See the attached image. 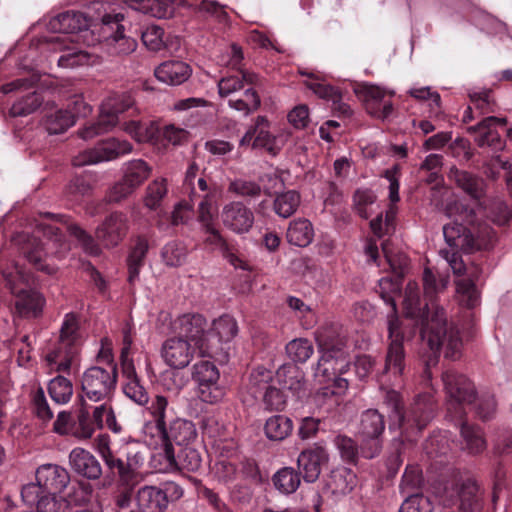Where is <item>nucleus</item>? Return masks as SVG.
I'll return each mask as SVG.
<instances>
[{"label": "nucleus", "mask_w": 512, "mask_h": 512, "mask_svg": "<svg viewBox=\"0 0 512 512\" xmlns=\"http://www.w3.org/2000/svg\"><path fill=\"white\" fill-rule=\"evenodd\" d=\"M449 217L455 220L443 226L445 241L453 251H441L453 273L463 276L467 267L459 251L470 254L488 250L495 239V231L485 222L477 221L476 212L461 202L449 204L446 209Z\"/></svg>", "instance_id": "obj_1"}, {"label": "nucleus", "mask_w": 512, "mask_h": 512, "mask_svg": "<svg viewBox=\"0 0 512 512\" xmlns=\"http://www.w3.org/2000/svg\"><path fill=\"white\" fill-rule=\"evenodd\" d=\"M384 403L389 409V429L399 430L407 441H416L435 416V403L429 394H421L405 407L399 392L389 390Z\"/></svg>", "instance_id": "obj_2"}, {"label": "nucleus", "mask_w": 512, "mask_h": 512, "mask_svg": "<svg viewBox=\"0 0 512 512\" xmlns=\"http://www.w3.org/2000/svg\"><path fill=\"white\" fill-rule=\"evenodd\" d=\"M421 339L427 342L431 353L424 361L425 367L423 376L430 380L432 378V368L436 367L439 361V351L445 347V358L453 361L461 356L462 340L459 331L447 324L446 314L443 308L437 307L431 315V320L427 321L420 330Z\"/></svg>", "instance_id": "obj_3"}, {"label": "nucleus", "mask_w": 512, "mask_h": 512, "mask_svg": "<svg viewBox=\"0 0 512 512\" xmlns=\"http://www.w3.org/2000/svg\"><path fill=\"white\" fill-rule=\"evenodd\" d=\"M317 341L322 354L317 362L316 376L333 380L339 389H347L348 381L339 377L350 366L345 340L339 336L333 337L329 331L324 330L319 333Z\"/></svg>", "instance_id": "obj_4"}, {"label": "nucleus", "mask_w": 512, "mask_h": 512, "mask_svg": "<svg viewBox=\"0 0 512 512\" xmlns=\"http://www.w3.org/2000/svg\"><path fill=\"white\" fill-rule=\"evenodd\" d=\"M380 296L391 306V311L387 315L389 344L383 374L391 373L395 377H401L405 369L404 329L397 313L395 299L387 292H381Z\"/></svg>", "instance_id": "obj_5"}, {"label": "nucleus", "mask_w": 512, "mask_h": 512, "mask_svg": "<svg viewBox=\"0 0 512 512\" xmlns=\"http://www.w3.org/2000/svg\"><path fill=\"white\" fill-rule=\"evenodd\" d=\"M135 111L134 100L129 94L111 95L102 103L97 121L79 130L78 134L84 140L92 139L113 129L120 123V115L129 113L132 116Z\"/></svg>", "instance_id": "obj_6"}, {"label": "nucleus", "mask_w": 512, "mask_h": 512, "mask_svg": "<svg viewBox=\"0 0 512 512\" xmlns=\"http://www.w3.org/2000/svg\"><path fill=\"white\" fill-rule=\"evenodd\" d=\"M117 377V367L112 359L109 360L108 368L91 366L86 369L80 380L82 401H109L116 389Z\"/></svg>", "instance_id": "obj_7"}, {"label": "nucleus", "mask_w": 512, "mask_h": 512, "mask_svg": "<svg viewBox=\"0 0 512 512\" xmlns=\"http://www.w3.org/2000/svg\"><path fill=\"white\" fill-rule=\"evenodd\" d=\"M442 381L449 397L448 412L462 420L465 416L464 404H472L477 398L475 385L464 374L453 369L442 373Z\"/></svg>", "instance_id": "obj_8"}, {"label": "nucleus", "mask_w": 512, "mask_h": 512, "mask_svg": "<svg viewBox=\"0 0 512 512\" xmlns=\"http://www.w3.org/2000/svg\"><path fill=\"white\" fill-rule=\"evenodd\" d=\"M385 430L384 416L376 409L361 414L358 434L361 437V453L367 459L378 456L382 450V434Z\"/></svg>", "instance_id": "obj_9"}, {"label": "nucleus", "mask_w": 512, "mask_h": 512, "mask_svg": "<svg viewBox=\"0 0 512 512\" xmlns=\"http://www.w3.org/2000/svg\"><path fill=\"white\" fill-rule=\"evenodd\" d=\"M446 506L457 507L460 512H481L483 509V491L474 478H466L456 483L446 492Z\"/></svg>", "instance_id": "obj_10"}, {"label": "nucleus", "mask_w": 512, "mask_h": 512, "mask_svg": "<svg viewBox=\"0 0 512 512\" xmlns=\"http://www.w3.org/2000/svg\"><path fill=\"white\" fill-rule=\"evenodd\" d=\"M219 378L218 368L208 360L193 366L192 379L198 385V396L203 402L216 404L224 398L225 389L219 385Z\"/></svg>", "instance_id": "obj_11"}, {"label": "nucleus", "mask_w": 512, "mask_h": 512, "mask_svg": "<svg viewBox=\"0 0 512 512\" xmlns=\"http://www.w3.org/2000/svg\"><path fill=\"white\" fill-rule=\"evenodd\" d=\"M207 320L199 313H186L177 317L171 323L172 331L185 340L194 342L202 355H211L206 343Z\"/></svg>", "instance_id": "obj_12"}, {"label": "nucleus", "mask_w": 512, "mask_h": 512, "mask_svg": "<svg viewBox=\"0 0 512 512\" xmlns=\"http://www.w3.org/2000/svg\"><path fill=\"white\" fill-rule=\"evenodd\" d=\"M132 144L126 140L109 138L98 143L94 148L87 149L74 156L72 164L75 167L96 164L114 160L132 151Z\"/></svg>", "instance_id": "obj_13"}, {"label": "nucleus", "mask_w": 512, "mask_h": 512, "mask_svg": "<svg viewBox=\"0 0 512 512\" xmlns=\"http://www.w3.org/2000/svg\"><path fill=\"white\" fill-rule=\"evenodd\" d=\"M102 460L109 474L117 476L119 481L127 483L132 479L142 457L138 451L126 445L120 453L113 451Z\"/></svg>", "instance_id": "obj_14"}, {"label": "nucleus", "mask_w": 512, "mask_h": 512, "mask_svg": "<svg viewBox=\"0 0 512 512\" xmlns=\"http://www.w3.org/2000/svg\"><path fill=\"white\" fill-rule=\"evenodd\" d=\"M160 455L166 460V468L169 471L197 472L202 467V455L194 443L179 447L178 451L174 444H166L164 453Z\"/></svg>", "instance_id": "obj_15"}, {"label": "nucleus", "mask_w": 512, "mask_h": 512, "mask_svg": "<svg viewBox=\"0 0 512 512\" xmlns=\"http://www.w3.org/2000/svg\"><path fill=\"white\" fill-rule=\"evenodd\" d=\"M123 15L105 14L102 17V23L106 29H114L115 31L107 38L108 52L113 56H125L134 52L137 48V41L124 33V26L120 24Z\"/></svg>", "instance_id": "obj_16"}, {"label": "nucleus", "mask_w": 512, "mask_h": 512, "mask_svg": "<svg viewBox=\"0 0 512 512\" xmlns=\"http://www.w3.org/2000/svg\"><path fill=\"white\" fill-rule=\"evenodd\" d=\"M128 218L122 212H112L96 228L95 237L105 248L118 246L128 232Z\"/></svg>", "instance_id": "obj_17"}, {"label": "nucleus", "mask_w": 512, "mask_h": 512, "mask_svg": "<svg viewBox=\"0 0 512 512\" xmlns=\"http://www.w3.org/2000/svg\"><path fill=\"white\" fill-rule=\"evenodd\" d=\"M220 216L223 225L238 234L247 233L254 223V213L241 201L224 205Z\"/></svg>", "instance_id": "obj_18"}, {"label": "nucleus", "mask_w": 512, "mask_h": 512, "mask_svg": "<svg viewBox=\"0 0 512 512\" xmlns=\"http://www.w3.org/2000/svg\"><path fill=\"white\" fill-rule=\"evenodd\" d=\"M165 432H158L161 440V453H164L166 444H173L179 448L184 445L193 444L197 439V431L195 425L186 419L176 418L170 422L169 426L165 425Z\"/></svg>", "instance_id": "obj_19"}, {"label": "nucleus", "mask_w": 512, "mask_h": 512, "mask_svg": "<svg viewBox=\"0 0 512 512\" xmlns=\"http://www.w3.org/2000/svg\"><path fill=\"white\" fill-rule=\"evenodd\" d=\"M69 465L72 471L87 480H99L103 474L100 461L90 451L76 447L69 453Z\"/></svg>", "instance_id": "obj_20"}, {"label": "nucleus", "mask_w": 512, "mask_h": 512, "mask_svg": "<svg viewBox=\"0 0 512 512\" xmlns=\"http://www.w3.org/2000/svg\"><path fill=\"white\" fill-rule=\"evenodd\" d=\"M328 461L324 447L315 445L302 451L297 459L298 473L306 482H315L321 473V466Z\"/></svg>", "instance_id": "obj_21"}, {"label": "nucleus", "mask_w": 512, "mask_h": 512, "mask_svg": "<svg viewBox=\"0 0 512 512\" xmlns=\"http://www.w3.org/2000/svg\"><path fill=\"white\" fill-rule=\"evenodd\" d=\"M448 179L473 200L480 201L486 196V180L473 172L452 166L448 172Z\"/></svg>", "instance_id": "obj_22"}, {"label": "nucleus", "mask_w": 512, "mask_h": 512, "mask_svg": "<svg viewBox=\"0 0 512 512\" xmlns=\"http://www.w3.org/2000/svg\"><path fill=\"white\" fill-rule=\"evenodd\" d=\"M161 355L171 368L183 369L191 362L193 349L187 340L181 337H172L163 343Z\"/></svg>", "instance_id": "obj_23"}, {"label": "nucleus", "mask_w": 512, "mask_h": 512, "mask_svg": "<svg viewBox=\"0 0 512 512\" xmlns=\"http://www.w3.org/2000/svg\"><path fill=\"white\" fill-rule=\"evenodd\" d=\"M36 481L47 493H61L70 482V474L57 464H43L36 470Z\"/></svg>", "instance_id": "obj_24"}, {"label": "nucleus", "mask_w": 512, "mask_h": 512, "mask_svg": "<svg viewBox=\"0 0 512 512\" xmlns=\"http://www.w3.org/2000/svg\"><path fill=\"white\" fill-rule=\"evenodd\" d=\"M18 243L21 244V254L35 269L48 275L56 272L53 266L46 264L44 261L47 253L40 239L28 234H20L18 236Z\"/></svg>", "instance_id": "obj_25"}, {"label": "nucleus", "mask_w": 512, "mask_h": 512, "mask_svg": "<svg viewBox=\"0 0 512 512\" xmlns=\"http://www.w3.org/2000/svg\"><path fill=\"white\" fill-rule=\"evenodd\" d=\"M192 74L191 67L183 61L169 60L161 63L154 71L155 77L168 85H180Z\"/></svg>", "instance_id": "obj_26"}, {"label": "nucleus", "mask_w": 512, "mask_h": 512, "mask_svg": "<svg viewBox=\"0 0 512 512\" xmlns=\"http://www.w3.org/2000/svg\"><path fill=\"white\" fill-rule=\"evenodd\" d=\"M89 26L87 17L76 11H66L53 17L48 27L55 33L74 34L87 29Z\"/></svg>", "instance_id": "obj_27"}, {"label": "nucleus", "mask_w": 512, "mask_h": 512, "mask_svg": "<svg viewBox=\"0 0 512 512\" xmlns=\"http://www.w3.org/2000/svg\"><path fill=\"white\" fill-rule=\"evenodd\" d=\"M16 296L15 308L21 317H38L45 303L43 296L35 290L13 291Z\"/></svg>", "instance_id": "obj_28"}, {"label": "nucleus", "mask_w": 512, "mask_h": 512, "mask_svg": "<svg viewBox=\"0 0 512 512\" xmlns=\"http://www.w3.org/2000/svg\"><path fill=\"white\" fill-rule=\"evenodd\" d=\"M468 278H462L455 281L456 291L460 296V303L471 309L474 308L479 301V293L475 285L478 280L481 269L477 265L467 268Z\"/></svg>", "instance_id": "obj_29"}, {"label": "nucleus", "mask_w": 512, "mask_h": 512, "mask_svg": "<svg viewBox=\"0 0 512 512\" xmlns=\"http://www.w3.org/2000/svg\"><path fill=\"white\" fill-rule=\"evenodd\" d=\"M404 313L407 318L415 320L414 329L420 326V330L427 321L431 320V317L420 307V297L417 284L409 282L405 288L404 300H403Z\"/></svg>", "instance_id": "obj_30"}, {"label": "nucleus", "mask_w": 512, "mask_h": 512, "mask_svg": "<svg viewBox=\"0 0 512 512\" xmlns=\"http://www.w3.org/2000/svg\"><path fill=\"white\" fill-rule=\"evenodd\" d=\"M355 484V473L344 466L331 470L325 480V488L333 495H346L353 490Z\"/></svg>", "instance_id": "obj_31"}, {"label": "nucleus", "mask_w": 512, "mask_h": 512, "mask_svg": "<svg viewBox=\"0 0 512 512\" xmlns=\"http://www.w3.org/2000/svg\"><path fill=\"white\" fill-rule=\"evenodd\" d=\"M148 250V240L143 236H138L126 260L128 269L127 281L131 286L139 280L140 269L144 266Z\"/></svg>", "instance_id": "obj_32"}, {"label": "nucleus", "mask_w": 512, "mask_h": 512, "mask_svg": "<svg viewBox=\"0 0 512 512\" xmlns=\"http://www.w3.org/2000/svg\"><path fill=\"white\" fill-rule=\"evenodd\" d=\"M164 499L162 490L157 486H143L136 494L137 505L142 512L164 511L168 507Z\"/></svg>", "instance_id": "obj_33"}, {"label": "nucleus", "mask_w": 512, "mask_h": 512, "mask_svg": "<svg viewBox=\"0 0 512 512\" xmlns=\"http://www.w3.org/2000/svg\"><path fill=\"white\" fill-rule=\"evenodd\" d=\"M123 374L127 379L123 391L127 397L135 403L144 406L149 402V396L145 388L140 384L132 362L123 364Z\"/></svg>", "instance_id": "obj_34"}, {"label": "nucleus", "mask_w": 512, "mask_h": 512, "mask_svg": "<svg viewBox=\"0 0 512 512\" xmlns=\"http://www.w3.org/2000/svg\"><path fill=\"white\" fill-rule=\"evenodd\" d=\"M286 238L292 245L307 247L314 238V229L311 222L304 218H299L290 222Z\"/></svg>", "instance_id": "obj_35"}, {"label": "nucleus", "mask_w": 512, "mask_h": 512, "mask_svg": "<svg viewBox=\"0 0 512 512\" xmlns=\"http://www.w3.org/2000/svg\"><path fill=\"white\" fill-rule=\"evenodd\" d=\"M293 431V421L286 415L277 414L269 417L264 425L266 437L272 441H282Z\"/></svg>", "instance_id": "obj_36"}, {"label": "nucleus", "mask_w": 512, "mask_h": 512, "mask_svg": "<svg viewBox=\"0 0 512 512\" xmlns=\"http://www.w3.org/2000/svg\"><path fill=\"white\" fill-rule=\"evenodd\" d=\"M460 433L464 443L463 449L468 453L479 454L486 448V441L480 427L462 421L460 423Z\"/></svg>", "instance_id": "obj_37"}, {"label": "nucleus", "mask_w": 512, "mask_h": 512, "mask_svg": "<svg viewBox=\"0 0 512 512\" xmlns=\"http://www.w3.org/2000/svg\"><path fill=\"white\" fill-rule=\"evenodd\" d=\"M422 486V471L417 465H408L399 485L401 495L404 498L410 497V495H423Z\"/></svg>", "instance_id": "obj_38"}, {"label": "nucleus", "mask_w": 512, "mask_h": 512, "mask_svg": "<svg viewBox=\"0 0 512 512\" xmlns=\"http://www.w3.org/2000/svg\"><path fill=\"white\" fill-rule=\"evenodd\" d=\"M78 349L76 346H57L46 355L49 365H56V371L69 373Z\"/></svg>", "instance_id": "obj_39"}, {"label": "nucleus", "mask_w": 512, "mask_h": 512, "mask_svg": "<svg viewBox=\"0 0 512 512\" xmlns=\"http://www.w3.org/2000/svg\"><path fill=\"white\" fill-rule=\"evenodd\" d=\"M485 212V216L498 226L506 225L512 215L506 202L500 198H491L480 204Z\"/></svg>", "instance_id": "obj_40"}, {"label": "nucleus", "mask_w": 512, "mask_h": 512, "mask_svg": "<svg viewBox=\"0 0 512 512\" xmlns=\"http://www.w3.org/2000/svg\"><path fill=\"white\" fill-rule=\"evenodd\" d=\"M43 125L49 134H62L74 125V115L69 110L59 109L47 114Z\"/></svg>", "instance_id": "obj_41"}, {"label": "nucleus", "mask_w": 512, "mask_h": 512, "mask_svg": "<svg viewBox=\"0 0 512 512\" xmlns=\"http://www.w3.org/2000/svg\"><path fill=\"white\" fill-rule=\"evenodd\" d=\"M151 171V167L144 160H131L125 164L123 178L137 189L149 178Z\"/></svg>", "instance_id": "obj_42"}, {"label": "nucleus", "mask_w": 512, "mask_h": 512, "mask_svg": "<svg viewBox=\"0 0 512 512\" xmlns=\"http://www.w3.org/2000/svg\"><path fill=\"white\" fill-rule=\"evenodd\" d=\"M58 220L67 223V231L73 237H75L80 243L83 250L91 255L98 256L101 253V249L99 245L96 243L95 239L88 234L84 229H82L78 224L67 222L65 215H58Z\"/></svg>", "instance_id": "obj_43"}, {"label": "nucleus", "mask_w": 512, "mask_h": 512, "mask_svg": "<svg viewBox=\"0 0 512 512\" xmlns=\"http://www.w3.org/2000/svg\"><path fill=\"white\" fill-rule=\"evenodd\" d=\"M300 202V194L295 190H289L276 196L273 209L278 216L289 218L297 211Z\"/></svg>", "instance_id": "obj_44"}, {"label": "nucleus", "mask_w": 512, "mask_h": 512, "mask_svg": "<svg viewBox=\"0 0 512 512\" xmlns=\"http://www.w3.org/2000/svg\"><path fill=\"white\" fill-rule=\"evenodd\" d=\"M301 482V476L292 467H284L273 476V483L276 489L284 494L294 493Z\"/></svg>", "instance_id": "obj_45"}, {"label": "nucleus", "mask_w": 512, "mask_h": 512, "mask_svg": "<svg viewBox=\"0 0 512 512\" xmlns=\"http://www.w3.org/2000/svg\"><path fill=\"white\" fill-rule=\"evenodd\" d=\"M123 129L138 142H149L157 139L158 127L153 122L131 120L124 122Z\"/></svg>", "instance_id": "obj_46"}, {"label": "nucleus", "mask_w": 512, "mask_h": 512, "mask_svg": "<svg viewBox=\"0 0 512 512\" xmlns=\"http://www.w3.org/2000/svg\"><path fill=\"white\" fill-rule=\"evenodd\" d=\"M278 381L291 391L298 392L303 389L304 375L295 365H283L277 372Z\"/></svg>", "instance_id": "obj_47"}, {"label": "nucleus", "mask_w": 512, "mask_h": 512, "mask_svg": "<svg viewBox=\"0 0 512 512\" xmlns=\"http://www.w3.org/2000/svg\"><path fill=\"white\" fill-rule=\"evenodd\" d=\"M44 99L40 92L34 91L23 96L10 108L12 117H23L35 112L43 103Z\"/></svg>", "instance_id": "obj_48"}, {"label": "nucleus", "mask_w": 512, "mask_h": 512, "mask_svg": "<svg viewBox=\"0 0 512 512\" xmlns=\"http://www.w3.org/2000/svg\"><path fill=\"white\" fill-rule=\"evenodd\" d=\"M300 74L315 80L306 81L305 86L320 98L330 100L333 104H336L340 99H342L341 92L337 88L330 84L319 82L318 77H316L313 73L301 71Z\"/></svg>", "instance_id": "obj_49"}, {"label": "nucleus", "mask_w": 512, "mask_h": 512, "mask_svg": "<svg viewBox=\"0 0 512 512\" xmlns=\"http://www.w3.org/2000/svg\"><path fill=\"white\" fill-rule=\"evenodd\" d=\"M287 356L294 363H305L313 354L314 347L306 338L291 340L285 347Z\"/></svg>", "instance_id": "obj_50"}, {"label": "nucleus", "mask_w": 512, "mask_h": 512, "mask_svg": "<svg viewBox=\"0 0 512 512\" xmlns=\"http://www.w3.org/2000/svg\"><path fill=\"white\" fill-rule=\"evenodd\" d=\"M48 392L56 403L65 404L73 395V385L66 377L58 375L49 382Z\"/></svg>", "instance_id": "obj_51"}, {"label": "nucleus", "mask_w": 512, "mask_h": 512, "mask_svg": "<svg viewBox=\"0 0 512 512\" xmlns=\"http://www.w3.org/2000/svg\"><path fill=\"white\" fill-rule=\"evenodd\" d=\"M79 318L75 313L65 315L60 329L59 343L57 346H76L79 337Z\"/></svg>", "instance_id": "obj_52"}, {"label": "nucleus", "mask_w": 512, "mask_h": 512, "mask_svg": "<svg viewBox=\"0 0 512 512\" xmlns=\"http://www.w3.org/2000/svg\"><path fill=\"white\" fill-rule=\"evenodd\" d=\"M228 192L245 199L258 198L262 193V187L255 181L244 178H236L230 181Z\"/></svg>", "instance_id": "obj_53"}, {"label": "nucleus", "mask_w": 512, "mask_h": 512, "mask_svg": "<svg viewBox=\"0 0 512 512\" xmlns=\"http://www.w3.org/2000/svg\"><path fill=\"white\" fill-rule=\"evenodd\" d=\"M271 380L272 371L263 366L254 368L249 375L248 382V388L253 397L257 398L258 394L264 392L267 387H270L269 383Z\"/></svg>", "instance_id": "obj_54"}, {"label": "nucleus", "mask_w": 512, "mask_h": 512, "mask_svg": "<svg viewBox=\"0 0 512 512\" xmlns=\"http://www.w3.org/2000/svg\"><path fill=\"white\" fill-rule=\"evenodd\" d=\"M187 250L185 246L176 241L167 243L161 251L163 262L169 267H179L186 259Z\"/></svg>", "instance_id": "obj_55"}, {"label": "nucleus", "mask_w": 512, "mask_h": 512, "mask_svg": "<svg viewBox=\"0 0 512 512\" xmlns=\"http://www.w3.org/2000/svg\"><path fill=\"white\" fill-rule=\"evenodd\" d=\"M212 331L220 341L229 342L237 335L238 325L233 317L223 315L213 322Z\"/></svg>", "instance_id": "obj_56"}, {"label": "nucleus", "mask_w": 512, "mask_h": 512, "mask_svg": "<svg viewBox=\"0 0 512 512\" xmlns=\"http://www.w3.org/2000/svg\"><path fill=\"white\" fill-rule=\"evenodd\" d=\"M94 431V422L90 419L89 411L84 408V402L82 401V408L78 412L77 421L73 424L72 433L79 439H89Z\"/></svg>", "instance_id": "obj_57"}, {"label": "nucleus", "mask_w": 512, "mask_h": 512, "mask_svg": "<svg viewBox=\"0 0 512 512\" xmlns=\"http://www.w3.org/2000/svg\"><path fill=\"white\" fill-rule=\"evenodd\" d=\"M31 404L33 414L43 423H47L53 418L54 413L41 387L33 393Z\"/></svg>", "instance_id": "obj_58"}, {"label": "nucleus", "mask_w": 512, "mask_h": 512, "mask_svg": "<svg viewBox=\"0 0 512 512\" xmlns=\"http://www.w3.org/2000/svg\"><path fill=\"white\" fill-rule=\"evenodd\" d=\"M334 444L345 462L356 464L359 451L357 444L352 438L345 435H338L334 438Z\"/></svg>", "instance_id": "obj_59"}, {"label": "nucleus", "mask_w": 512, "mask_h": 512, "mask_svg": "<svg viewBox=\"0 0 512 512\" xmlns=\"http://www.w3.org/2000/svg\"><path fill=\"white\" fill-rule=\"evenodd\" d=\"M262 403L267 411H282L286 406V396L277 387H267L262 395Z\"/></svg>", "instance_id": "obj_60"}, {"label": "nucleus", "mask_w": 512, "mask_h": 512, "mask_svg": "<svg viewBox=\"0 0 512 512\" xmlns=\"http://www.w3.org/2000/svg\"><path fill=\"white\" fill-rule=\"evenodd\" d=\"M475 142L479 147L488 146L492 150L498 152L505 148V141L501 138L500 134L493 128H485V130L477 131Z\"/></svg>", "instance_id": "obj_61"}, {"label": "nucleus", "mask_w": 512, "mask_h": 512, "mask_svg": "<svg viewBox=\"0 0 512 512\" xmlns=\"http://www.w3.org/2000/svg\"><path fill=\"white\" fill-rule=\"evenodd\" d=\"M168 399L163 395H156L149 407L152 414L157 432H165L166 411L168 409Z\"/></svg>", "instance_id": "obj_62"}, {"label": "nucleus", "mask_w": 512, "mask_h": 512, "mask_svg": "<svg viewBox=\"0 0 512 512\" xmlns=\"http://www.w3.org/2000/svg\"><path fill=\"white\" fill-rule=\"evenodd\" d=\"M433 505L430 499L424 495H410L404 498L398 512H432Z\"/></svg>", "instance_id": "obj_63"}, {"label": "nucleus", "mask_w": 512, "mask_h": 512, "mask_svg": "<svg viewBox=\"0 0 512 512\" xmlns=\"http://www.w3.org/2000/svg\"><path fill=\"white\" fill-rule=\"evenodd\" d=\"M68 502L56 494L46 493L37 502V512H66Z\"/></svg>", "instance_id": "obj_64"}]
</instances>
